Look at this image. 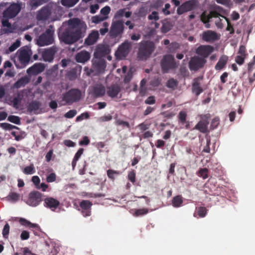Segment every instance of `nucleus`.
<instances>
[{
  "instance_id": "obj_1",
  "label": "nucleus",
  "mask_w": 255,
  "mask_h": 255,
  "mask_svg": "<svg viewBox=\"0 0 255 255\" xmlns=\"http://www.w3.org/2000/svg\"><path fill=\"white\" fill-rule=\"evenodd\" d=\"M87 29L86 24L78 18H71L67 26L63 25L58 36L61 41L67 44H73L83 37Z\"/></svg>"
},
{
  "instance_id": "obj_2",
  "label": "nucleus",
  "mask_w": 255,
  "mask_h": 255,
  "mask_svg": "<svg viewBox=\"0 0 255 255\" xmlns=\"http://www.w3.org/2000/svg\"><path fill=\"white\" fill-rule=\"evenodd\" d=\"M155 48L153 42L143 40L139 43L137 57L142 60H146L150 56Z\"/></svg>"
},
{
  "instance_id": "obj_3",
  "label": "nucleus",
  "mask_w": 255,
  "mask_h": 255,
  "mask_svg": "<svg viewBox=\"0 0 255 255\" xmlns=\"http://www.w3.org/2000/svg\"><path fill=\"white\" fill-rule=\"evenodd\" d=\"M52 26L47 28L45 32L41 34L37 40V44L40 46L49 45L54 42V30Z\"/></svg>"
},
{
  "instance_id": "obj_4",
  "label": "nucleus",
  "mask_w": 255,
  "mask_h": 255,
  "mask_svg": "<svg viewBox=\"0 0 255 255\" xmlns=\"http://www.w3.org/2000/svg\"><path fill=\"white\" fill-rule=\"evenodd\" d=\"M82 97V92L78 89H71L66 92L63 97V100L68 104H72L79 101Z\"/></svg>"
},
{
  "instance_id": "obj_5",
  "label": "nucleus",
  "mask_w": 255,
  "mask_h": 255,
  "mask_svg": "<svg viewBox=\"0 0 255 255\" xmlns=\"http://www.w3.org/2000/svg\"><path fill=\"white\" fill-rule=\"evenodd\" d=\"M162 72L167 73L170 70H173L178 67L173 56L167 54L163 56L161 61Z\"/></svg>"
},
{
  "instance_id": "obj_6",
  "label": "nucleus",
  "mask_w": 255,
  "mask_h": 255,
  "mask_svg": "<svg viewBox=\"0 0 255 255\" xmlns=\"http://www.w3.org/2000/svg\"><path fill=\"white\" fill-rule=\"evenodd\" d=\"M124 21L122 20H116L112 23L109 34L111 37L115 38L121 37L124 31Z\"/></svg>"
},
{
  "instance_id": "obj_7",
  "label": "nucleus",
  "mask_w": 255,
  "mask_h": 255,
  "mask_svg": "<svg viewBox=\"0 0 255 255\" xmlns=\"http://www.w3.org/2000/svg\"><path fill=\"white\" fill-rule=\"evenodd\" d=\"M18 60L22 66H26L29 62L32 52L28 46L21 47L17 52Z\"/></svg>"
},
{
  "instance_id": "obj_8",
  "label": "nucleus",
  "mask_w": 255,
  "mask_h": 255,
  "mask_svg": "<svg viewBox=\"0 0 255 255\" xmlns=\"http://www.w3.org/2000/svg\"><path fill=\"white\" fill-rule=\"evenodd\" d=\"M131 48V43L128 40L121 44L115 53L118 59H123L127 56Z\"/></svg>"
},
{
  "instance_id": "obj_9",
  "label": "nucleus",
  "mask_w": 255,
  "mask_h": 255,
  "mask_svg": "<svg viewBox=\"0 0 255 255\" xmlns=\"http://www.w3.org/2000/svg\"><path fill=\"white\" fill-rule=\"evenodd\" d=\"M199 4L197 0H189L186 1L180 5L177 9V13L181 15L183 13L191 11L196 8Z\"/></svg>"
},
{
  "instance_id": "obj_10",
  "label": "nucleus",
  "mask_w": 255,
  "mask_h": 255,
  "mask_svg": "<svg viewBox=\"0 0 255 255\" xmlns=\"http://www.w3.org/2000/svg\"><path fill=\"white\" fill-rule=\"evenodd\" d=\"M21 9L20 5L17 3H12L3 12L4 18H12L15 17Z\"/></svg>"
},
{
  "instance_id": "obj_11",
  "label": "nucleus",
  "mask_w": 255,
  "mask_h": 255,
  "mask_svg": "<svg viewBox=\"0 0 255 255\" xmlns=\"http://www.w3.org/2000/svg\"><path fill=\"white\" fill-rule=\"evenodd\" d=\"M206 62V60L204 58L195 56L190 60L189 68L192 71H197L203 67Z\"/></svg>"
},
{
  "instance_id": "obj_12",
  "label": "nucleus",
  "mask_w": 255,
  "mask_h": 255,
  "mask_svg": "<svg viewBox=\"0 0 255 255\" xmlns=\"http://www.w3.org/2000/svg\"><path fill=\"white\" fill-rule=\"evenodd\" d=\"M42 194L38 191L31 192L26 201V204L29 206L36 207L42 201Z\"/></svg>"
},
{
  "instance_id": "obj_13",
  "label": "nucleus",
  "mask_w": 255,
  "mask_h": 255,
  "mask_svg": "<svg viewBox=\"0 0 255 255\" xmlns=\"http://www.w3.org/2000/svg\"><path fill=\"white\" fill-rule=\"evenodd\" d=\"M201 119L194 128L201 132L206 133L208 131V125L209 123V116L208 115L201 116Z\"/></svg>"
},
{
  "instance_id": "obj_14",
  "label": "nucleus",
  "mask_w": 255,
  "mask_h": 255,
  "mask_svg": "<svg viewBox=\"0 0 255 255\" xmlns=\"http://www.w3.org/2000/svg\"><path fill=\"white\" fill-rule=\"evenodd\" d=\"M51 14V7L47 5L42 7L37 11L36 18L38 20H46Z\"/></svg>"
},
{
  "instance_id": "obj_15",
  "label": "nucleus",
  "mask_w": 255,
  "mask_h": 255,
  "mask_svg": "<svg viewBox=\"0 0 255 255\" xmlns=\"http://www.w3.org/2000/svg\"><path fill=\"white\" fill-rule=\"evenodd\" d=\"M214 51V48L211 45H200L196 50V53L203 58H207Z\"/></svg>"
},
{
  "instance_id": "obj_16",
  "label": "nucleus",
  "mask_w": 255,
  "mask_h": 255,
  "mask_svg": "<svg viewBox=\"0 0 255 255\" xmlns=\"http://www.w3.org/2000/svg\"><path fill=\"white\" fill-rule=\"evenodd\" d=\"M106 67V62L103 58H95L93 59V68L97 73H102Z\"/></svg>"
},
{
  "instance_id": "obj_17",
  "label": "nucleus",
  "mask_w": 255,
  "mask_h": 255,
  "mask_svg": "<svg viewBox=\"0 0 255 255\" xmlns=\"http://www.w3.org/2000/svg\"><path fill=\"white\" fill-rule=\"evenodd\" d=\"M57 52V48L52 46L45 49L42 53L43 60L46 62H51L53 60L54 55Z\"/></svg>"
},
{
  "instance_id": "obj_18",
  "label": "nucleus",
  "mask_w": 255,
  "mask_h": 255,
  "mask_svg": "<svg viewBox=\"0 0 255 255\" xmlns=\"http://www.w3.org/2000/svg\"><path fill=\"white\" fill-rule=\"evenodd\" d=\"M220 36L216 32L210 30L205 31L202 34L203 40L208 42L219 40Z\"/></svg>"
},
{
  "instance_id": "obj_19",
  "label": "nucleus",
  "mask_w": 255,
  "mask_h": 255,
  "mask_svg": "<svg viewBox=\"0 0 255 255\" xmlns=\"http://www.w3.org/2000/svg\"><path fill=\"white\" fill-rule=\"evenodd\" d=\"M45 68V66L44 64L36 63L27 70V73L29 75H37L43 72Z\"/></svg>"
},
{
  "instance_id": "obj_20",
  "label": "nucleus",
  "mask_w": 255,
  "mask_h": 255,
  "mask_svg": "<svg viewBox=\"0 0 255 255\" xmlns=\"http://www.w3.org/2000/svg\"><path fill=\"white\" fill-rule=\"evenodd\" d=\"M44 203L45 207L50 209L53 211L60 205V202L58 200L51 197L44 199Z\"/></svg>"
},
{
  "instance_id": "obj_21",
  "label": "nucleus",
  "mask_w": 255,
  "mask_h": 255,
  "mask_svg": "<svg viewBox=\"0 0 255 255\" xmlns=\"http://www.w3.org/2000/svg\"><path fill=\"white\" fill-rule=\"evenodd\" d=\"M99 37V33L97 30H93L85 39L84 44L91 46L94 44Z\"/></svg>"
},
{
  "instance_id": "obj_22",
  "label": "nucleus",
  "mask_w": 255,
  "mask_h": 255,
  "mask_svg": "<svg viewBox=\"0 0 255 255\" xmlns=\"http://www.w3.org/2000/svg\"><path fill=\"white\" fill-rule=\"evenodd\" d=\"M111 50L109 47L105 45H100L96 49V52L94 53V57L95 58H102L108 55Z\"/></svg>"
},
{
  "instance_id": "obj_23",
  "label": "nucleus",
  "mask_w": 255,
  "mask_h": 255,
  "mask_svg": "<svg viewBox=\"0 0 255 255\" xmlns=\"http://www.w3.org/2000/svg\"><path fill=\"white\" fill-rule=\"evenodd\" d=\"M202 77H198L195 78L193 81L192 85V91L196 96H199L203 92L202 88L201 87L200 81L202 80Z\"/></svg>"
},
{
  "instance_id": "obj_24",
  "label": "nucleus",
  "mask_w": 255,
  "mask_h": 255,
  "mask_svg": "<svg viewBox=\"0 0 255 255\" xmlns=\"http://www.w3.org/2000/svg\"><path fill=\"white\" fill-rule=\"evenodd\" d=\"M219 12L216 10H211L208 14H207L205 11H204L200 16L201 20L204 23H209L210 19L213 17H218Z\"/></svg>"
},
{
  "instance_id": "obj_25",
  "label": "nucleus",
  "mask_w": 255,
  "mask_h": 255,
  "mask_svg": "<svg viewBox=\"0 0 255 255\" xmlns=\"http://www.w3.org/2000/svg\"><path fill=\"white\" fill-rule=\"evenodd\" d=\"M90 58V53L86 51H82L78 53L75 56L76 61L79 63H85Z\"/></svg>"
},
{
  "instance_id": "obj_26",
  "label": "nucleus",
  "mask_w": 255,
  "mask_h": 255,
  "mask_svg": "<svg viewBox=\"0 0 255 255\" xmlns=\"http://www.w3.org/2000/svg\"><path fill=\"white\" fill-rule=\"evenodd\" d=\"M121 91V88L118 85H112L108 88L107 94L111 98L116 97Z\"/></svg>"
},
{
  "instance_id": "obj_27",
  "label": "nucleus",
  "mask_w": 255,
  "mask_h": 255,
  "mask_svg": "<svg viewBox=\"0 0 255 255\" xmlns=\"http://www.w3.org/2000/svg\"><path fill=\"white\" fill-rule=\"evenodd\" d=\"M92 93L96 97H102L105 94V87L101 84H97L93 87Z\"/></svg>"
},
{
  "instance_id": "obj_28",
  "label": "nucleus",
  "mask_w": 255,
  "mask_h": 255,
  "mask_svg": "<svg viewBox=\"0 0 255 255\" xmlns=\"http://www.w3.org/2000/svg\"><path fill=\"white\" fill-rule=\"evenodd\" d=\"M228 60V57L226 55H222L219 59L216 64L215 68L217 71H220L223 69L227 64Z\"/></svg>"
},
{
  "instance_id": "obj_29",
  "label": "nucleus",
  "mask_w": 255,
  "mask_h": 255,
  "mask_svg": "<svg viewBox=\"0 0 255 255\" xmlns=\"http://www.w3.org/2000/svg\"><path fill=\"white\" fill-rule=\"evenodd\" d=\"M29 82V79L27 76L21 77L14 84V87L16 88H19L25 86Z\"/></svg>"
},
{
  "instance_id": "obj_30",
  "label": "nucleus",
  "mask_w": 255,
  "mask_h": 255,
  "mask_svg": "<svg viewBox=\"0 0 255 255\" xmlns=\"http://www.w3.org/2000/svg\"><path fill=\"white\" fill-rule=\"evenodd\" d=\"M41 104L39 101H33L30 103L28 106L27 110L29 112L37 111L39 110Z\"/></svg>"
},
{
  "instance_id": "obj_31",
  "label": "nucleus",
  "mask_w": 255,
  "mask_h": 255,
  "mask_svg": "<svg viewBox=\"0 0 255 255\" xmlns=\"http://www.w3.org/2000/svg\"><path fill=\"white\" fill-rule=\"evenodd\" d=\"M178 82L173 78H170L166 82V86L167 88L175 89L178 86Z\"/></svg>"
},
{
  "instance_id": "obj_32",
  "label": "nucleus",
  "mask_w": 255,
  "mask_h": 255,
  "mask_svg": "<svg viewBox=\"0 0 255 255\" xmlns=\"http://www.w3.org/2000/svg\"><path fill=\"white\" fill-rule=\"evenodd\" d=\"M183 203L182 198L181 196L178 195L173 197L172 200V205L174 207H179Z\"/></svg>"
},
{
  "instance_id": "obj_33",
  "label": "nucleus",
  "mask_w": 255,
  "mask_h": 255,
  "mask_svg": "<svg viewBox=\"0 0 255 255\" xmlns=\"http://www.w3.org/2000/svg\"><path fill=\"white\" fill-rule=\"evenodd\" d=\"M115 119L116 120L115 124L117 126H122L123 128H130L129 123L126 121H124L120 119H118L117 115L115 117Z\"/></svg>"
},
{
  "instance_id": "obj_34",
  "label": "nucleus",
  "mask_w": 255,
  "mask_h": 255,
  "mask_svg": "<svg viewBox=\"0 0 255 255\" xmlns=\"http://www.w3.org/2000/svg\"><path fill=\"white\" fill-rule=\"evenodd\" d=\"M148 213V209L147 208H142L136 209L133 214L135 217L142 216L147 214Z\"/></svg>"
},
{
  "instance_id": "obj_35",
  "label": "nucleus",
  "mask_w": 255,
  "mask_h": 255,
  "mask_svg": "<svg viewBox=\"0 0 255 255\" xmlns=\"http://www.w3.org/2000/svg\"><path fill=\"white\" fill-rule=\"evenodd\" d=\"M92 203L89 200H82L80 203V207L82 210L91 209Z\"/></svg>"
},
{
  "instance_id": "obj_36",
  "label": "nucleus",
  "mask_w": 255,
  "mask_h": 255,
  "mask_svg": "<svg viewBox=\"0 0 255 255\" xmlns=\"http://www.w3.org/2000/svg\"><path fill=\"white\" fill-rule=\"evenodd\" d=\"M79 0H61L63 5L67 7H72L75 5Z\"/></svg>"
},
{
  "instance_id": "obj_37",
  "label": "nucleus",
  "mask_w": 255,
  "mask_h": 255,
  "mask_svg": "<svg viewBox=\"0 0 255 255\" xmlns=\"http://www.w3.org/2000/svg\"><path fill=\"white\" fill-rule=\"evenodd\" d=\"M208 169L206 168H200L198 171L197 174L199 176L205 179L208 177Z\"/></svg>"
},
{
  "instance_id": "obj_38",
  "label": "nucleus",
  "mask_w": 255,
  "mask_h": 255,
  "mask_svg": "<svg viewBox=\"0 0 255 255\" xmlns=\"http://www.w3.org/2000/svg\"><path fill=\"white\" fill-rule=\"evenodd\" d=\"M108 16H103L102 15H95L92 17V21L95 23H99L101 21L106 20Z\"/></svg>"
},
{
  "instance_id": "obj_39",
  "label": "nucleus",
  "mask_w": 255,
  "mask_h": 255,
  "mask_svg": "<svg viewBox=\"0 0 255 255\" xmlns=\"http://www.w3.org/2000/svg\"><path fill=\"white\" fill-rule=\"evenodd\" d=\"M0 127L3 129L8 130H11L14 128L18 129V128L17 127L7 123H0Z\"/></svg>"
},
{
  "instance_id": "obj_40",
  "label": "nucleus",
  "mask_w": 255,
  "mask_h": 255,
  "mask_svg": "<svg viewBox=\"0 0 255 255\" xmlns=\"http://www.w3.org/2000/svg\"><path fill=\"white\" fill-rule=\"evenodd\" d=\"M20 198V195L17 193L11 192L7 196V198L9 200L15 202L17 201Z\"/></svg>"
},
{
  "instance_id": "obj_41",
  "label": "nucleus",
  "mask_w": 255,
  "mask_h": 255,
  "mask_svg": "<svg viewBox=\"0 0 255 255\" xmlns=\"http://www.w3.org/2000/svg\"><path fill=\"white\" fill-rule=\"evenodd\" d=\"M222 17L225 18L227 22L226 30L230 31V34H233L235 33V30L230 20L225 16H222Z\"/></svg>"
},
{
  "instance_id": "obj_42",
  "label": "nucleus",
  "mask_w": 255,
  "mask_h": 255,
  "mask_svg": "<svg viewBox=\"0 0 255 255\" xmlns=\"http://www.w3.org/2000/svg\"><path fill=\"white\" fill-rule=\"evenodd\" d=\"M35 169L33 164L26 166L23 169V173L25 174H32L35 173Z\"/></svg>"
},
{
  "instance_id": "obj_43",
  "label": "nucleus",
  "mask_w": 255,
  "mask_h": 255,
  "mask_svg": "<svg viewBox=\"0 0 255 255\" xmlns=\"http://www.w3.org/2000/svg\"><path fill=\"white\" fill-rule=\"evenodd\" d=\"M107 175H108V177L113 180H115V177L114 176L115 174L119 175L121 173L119 171L114 170L112 169L108 170L107 171Z\"/></svg>"
},
{
  "instance_id": "obj_44",
  "label": "nucleus",
  "mask_w": 255,
  "mask_h": 255,
  "mask_svg": "<svg viewBox=\"0 0 255 255\" xmlns=\"http://www.w3.org/2000/svg\"><path fill=\"white\" fill-rule=\"evenodd\" d=\"M172 25L169 22L164 23L161 28V31L163 33H167L171 29Z\"/></svg>"
},
{
  "instance_id": "obj_45",
  "label": "nucleus",
  "mask_w": 255,
  "mask_h": 255,
  "mask_svg": "<svg viewBox=\"0 0 255 255\" xmlns=\"http://www.w3.org/2000/svg\"><path fill=\"white\" fill-rule=\"evenodd\" d=\"M7 120L9 122L15 124L19 125L20 123V118L17 116L13 115L9 116L8 117Z\"/></svg>"
},
{
  "instance_id": "obj_46",
  "label": "nucleus",
  "mask_w": 255,
  "mask_h": 255,
  "mask_svg": "<svg viewBox=\"0 0 255 255\" xmlns=\"http://www.w3.org/2000/svg\"><path fill=\"white\" fill-rule=\"evenodd\" d=\"M20 45V41L19 39H17L9 48L8 52H11L16 50Z\"/></svg>"
},
{
  "instance_id": "obj_47",
  "label": "nucleus",
  "mask_w": 255,
  "mask_h": 255,
  "mask_svg": "<svg viewBox=\"0 0 255 255\" xmlns=\"http://www.w3.org/2000/svg\"><path fill=\"white\" fill-rule=\"evenodd\" d=\"M9 226L8 223H6L4 226L3 229L2 230V236L5 239H7L8 237V235L9 233Z\"/></svg>"
},
{
  "instance_id": "obj_48",
  "label": "nucleus",
  "mask_w": 255,
  "mask_h": 255,
  "mask_svg": "<svg viewBox=\"0 0 255 255\" xmlns=\"http://www.w3.org/2000/svg\"><path fill=\"white\" fill-rule=\"evenodd\" d=\"M222 16H223L222 15L220 14L219 13V15H218V17H213V18H216V19L215 21V24H216V26L217 27V28H219V29H222L224 27L223 24L222 22V20L220 18V16L222 17Z\"/></svg>"
},
{
  "instance_id": "obj_49",
  "label": "nucleus",
  "mask_w": 255,
  "mask_h": 255,
  "mask_svg": "<svg viewBox=\"0 0 255 255\" xmlns=\"http://www.w3.org/2000/svg\"><path fill=\"white\" fill-rule=\"evenodd\" d=\"M207 210L204 207H200L198 208V215L201 218L204 217L207 214Z\"/></svg>"
},
{
  "instance_id": "obj_50",
  "label": "nucleus",
  "mask_w": 255,
  "mask_h": 255,
  "mask_svg": "<svg viewBox=\"0 0 255 255\" xmlns=\"http://www.w3.org/2000/svg\"><path fill=\"white\" fill-rule=\"evenodd\" d=\"M187 117V114L185 111H181L179 112L178 115L179 121L182 123L184 124L185 123Z\"/></svg>"
},
{
  "instance_id": "obj_51",
  "label": "nucleus",
  "mask_w": 255,
  "mask_h": 255,
  "mask_svg": "<svg viewBox=\"0 0 255 255\" xmlns=\"http://www.w3.org/2000/svg\"><path fill=\"white\" fill-rule=\"evenodd\" d=\"M110 7L106 6L101 9L100 13L103 16H108V15L110 13Z\"/></svg>"
},
{
  "instance_id": "obj_52",
  "label": "nucleus",
  "mask_w": 255,
  "mask_h": 255,
  "mask_svg": "<svg viewBox=\"0 0 255 255\" xmlns=\"http://www.w3.org/2000/svg\"><path fill=\"white\" fill-rule=\"evenodd\" d=\"M90 117L89 114L88 112H85L81 114L80 116L76 117V121L79 122L83 120L84 119H88Z\"/></svg>"
},
{
  "instance_id": "obj_53",
  "label": "nucleus",
  "mask_w": 255,
  "mask_h": 255,
  "mask_svg": "<svg viewBox=\"0 0 255 255\" xmlns=\"http://www.w3.org/2000/svg\"><path fill=\"white\" fill-rule=\"evenodd\" d=\"M77 113V112L76 110H71L64 115V117L68 119H71L74 117Z\"/></svg>"
},
{
  "instance_id": "obj_54",
  "label": "nucleus",
  "mask_w": 255,
  "mask_h": 255,
  "mask_svg": "<svg viewBox=\"0 0 255 255\" xmlns=\"http://www.w3.org/2000/svg\"><path fill=\"white\" fill-rule=\"evenodd\" d=\"M161 83V79L159 77L155 78L151 80L150 84L152 87H157Z\"/></svg>"
},
{
  "instance_id": "obj_55",
  "label": "nucleus",
  "mask_w": 255,
  "mask_h": 255,
  "mask_svg": "<svg viewBox=\"0 0 255 255\" xmlns=\"http://www.w3.org/2000/svg\"><path fill=\"white\" fill-rule=\"evenodd\" d=\"M168 47L169 51L173 52L179 47V45L177 42H172L169 45Z\"/></svg>"
},
{
  "instance_id": "obj_56",
  "label": "nucleus",
  "mask_w": 255,
  "mask_h": 255,
  "mask_svg": "<svg viewBox=\"0 0 255 255\" xmlns=\"http://www.w3.org/2000/svg\"><path fill=\"white\" fill-rule=\"evenodd\" d=\"M109 25V24L107 22H104L103 23V26L104 27V28H102L100 29V32L101 35H104L107 32H108Z\"/></svg>"
},
{
  "instance_id": "obj_57",
  "label": "nucleus",
  "mask_w": 255,
  "mask_h": 255,
  "mask_svg": "<svg viewBox=\"0 0 255 255\" xmlns=\"http://www.w3.org/2000/svg\"><path fill=\"white\" fill-rule=\"evenodd\" d=\"M56 179V175L55 173H51L46 178V181L48 183L54 182Z\"/></svg>"
},
{
  "instance_id": "obj_58",
  "label": "nucleus",
  "mask_w": 255,
  "mask_h": 255,
  "mask_svg": "<svg viewBox=\"0 0 255 255\" xmlns=\"http://www.w3.org/2000/svg\"><path fill=\"white\" fill-rule=\"evenodd\" d=\"M245 56L238 55L235 58V61L239 65H241L244 63Z\"/></svg>"
},
{
  "instance_id": "obj_59",
  "label": "nucleus",
  "mask_w": 255,
  "mask_h": 255,
  "mask_svg": "<svg viewBox=\"0 0 255 255\" xmlns=\"http://www.w3.org/2000/svg\"><path fill=\"white\" fill-rule=\"evenodd\" d=\"M219 124V118L218 117L214 118L211 123V127L212 129H214L217 127Z\"/></svg>"
},
{
  "instance_id": "obj_60",
  "label": "nucleus",
  "mask_w": 255,
  "mask_h": 255,
  "mask_svg": "<svg viewBox=\"0 0 255 255\" xmlns=\"http://www.w3.org/2000/svg\"><path fill=\"white\" fill-rule=\"evenodd\" d=\"M148 18L149 20H157L159 19L158 13L156 11H153L148 16Z\"/></svg>"
},
{
  "instance_id": "obj_61",
  "label": "nucleus",
  "mask_w": 255,
  "mask_h": 255,
  "mask_svg": "<svg viewBox=\"0 0 255 255\" xmlns=\"http://www.w3.org/2000/svg\"><path fill=\"white\" fill-rule=\"evenodd\" d=\"M112 119V116L111 115H108L100 117L98 120L100 122H105L110 121Z\"/></svg>"
},
{
  "instance_id": "obj_62",
  "label": "nucleus",
  "mask_w": 255,
  "mask_h": 255,
  "mask_svg": "<svg viewBox=\"0 0 255 255\" xmlns=\"http://www.w3.org/2000/svg\"><path fill=\"white\" fill-rule=\"evenodd\" d=\"M128 179L133 183L135 182V173L134 171L132 170L128 173Z\"/></svg>"
},
{
  "instance_id": "obj_63",
  "label": "nucleus",
  "mask_w": 255,
  "mask_h": 255,
  "mask_svg": "<svg viewBox=\"0 0 255 255\" xmlns=\"http://www.w3.org/2000/svg\"><path fill=\"white\" fill-rule=\"evenodd\" d=\"M125 8L121 9L119 10H118L115 15V18H118L121 17H123L124 16L125 13Z\"/></svg>"
},
{
  "instance_id": "obj_64",
  "label": "nucleus",
  "mask_w": 255,
  "mask_h": 255,
  "mask_svg": "<svg viewBox=\"0 0 255 255\" xmlns=\"http://www.w3.org/2000/svg\"><path fill=\"white\" fill-rule=\"evenodd\" d=\"M146 104L152 105L155 103V99L154 96H151L148 97L144 101Z\"/></svg>"
}]
</instances>
